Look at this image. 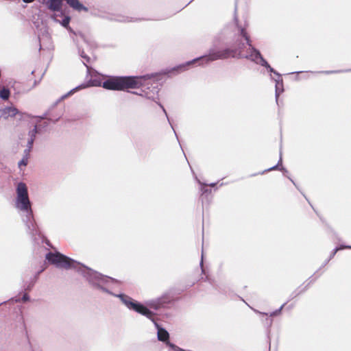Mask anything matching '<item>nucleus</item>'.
I'll return each instance as SVG.
<instances>
[{"mask_svg":"<svg viewBox=\"0 0 351 351\" xmlns=\"http://www.w3.org/2000/svg\"><path fill=\"white\" fill-rule=\"evenodd\" d=\"M25 3H32L33 2L34 0H23Z\"/></svg>","mask_w":351,"mask_h":351,"instance_id":"nucleus-25","label":"nucleus"},{"mask_svg":"<svg viewBox=\"0 0 351 351\" xmlns=\"http://www.w3.org/2000/svg\"><path fill=\"white\" fill-rule=\"evenodd\" d=\"M67 4L77 11L88 12V8L82 4L78 0H65Z\"/></svg>","mask_w":351,"mask_h":351,"instance_id":"nucleus-11","label":"nucleus"},{"mask_svg":"<svg viewBox=\"0 0 351 351\" xmlns=\"http://www.w3.org/2000/svg\"><path fill=\"white\" fill-rule=\"evenodd\" d=\"M115 296L119 298L123 304H124L129 309L133 310L147 317L148 319L153 320V315H154V313L144 305L137 302L132 298L125 294H119Z\"/></svg>","mask_w":351,"mask_h":351,"instance_id":"nucleus-6","label":"nucleus"},{"mask_svg":"<svg viewBox=\"0 0 351 351\" xmlns=\"http://www.w3.org/2000/svg\"><path fill=\"white\" fill-rule=\"evenodd\" d=\"M167 298L165 295H163L160 298L149 300L147 302V304L151 308L158 310L162 307L164 304L167 303Z\"/></svg>","mask_w":351,"mask_h":351,"instance_id":"nucleus-10","label":"nucleus"},{"mask_svg":"<svg viewBox=\"0 0 351 351\" xmlns=\"http://www.w3.org/2000/svg\"><path fill=\"white\" fill-rule=\"evenodd\" d=\"M79 53H80V54L81 57L84 60L83 61L84 64L86 66L87 69L88 70V69H89V67H88V66L86 64V62H89L90 58H89V57H88L87 56H86V55L84 54V52L83 51H79Z\"/></svg>","mask_w":351,"mask_h":351,"instance_id":"nucleus-16","label":"nucleus"},{"mask_svg":"<svg viewBox=\"0 0 351 351\" xmlns=\"http://www.w3.org/2000/svg\"><path fill=\"white\" fill-rule=\"evenodd\" d=\"M24 156L23 158H22V160L19 162V166L21 167L22 165L23 166H26L27 165V162H28V156H29V154H27L25 152H24Z\"/></svg>","mask_w":351,"mask_h":351,"instance_id":"nucleus-15","label":"nucleus"},{"mask_svg":"<svg viewBox=\"0 0 351 351\" xmlns=\"http://www.w3.org/2000/svg\"><path fill=\"white\" fill-rule=\"evenodd\" d=\"M281 162H282V157L280 156V160H279V162H278V163H280ZM278 165H279V164H278L277 165H275V166H274V167H271V168L268 169L267 171H271V170H275V169H277V167H278Z\"/></svg>","mask_w":351,"mask_h":351,"instance_id":"nucleus-23","label":"nucleus"},{"mask_svg":"<svg viewBox=\"0 0 351 351\" xmlns=\"http://www.w3.org/2000/svg\"><path fill=\"white\" fill-rule=\"evenodd\" d=\"M15 207L25 215L24 221L26 223L29 233L33 236L37 234L38 230L34 219L27 188L23 182H19L17 184Z\"/></svg>","mask_w":351,"mask_h":351,"instance_id":"nucleus-3","label":"nucleus"},{"mask_svg":"<svg viewBox=\"0 0 351 351\" xmlns=\"http://www.w3.org/2000/svg\"><path fill=\"white\" fill-rule=\"evenodd\" d=\"M290 180H291V182H293V184H295V182H293V180H291V179H290Z\"/></svg>","mask_w":351,"mask_h":351,"instance_id":"nucleus-30","label":"nucleus"},{"mask_svg":"<svg viewBox=\"0 0 351 351\" xmlns=\"http://www.w3.org/2000/svg\"><path fill=\"white\" fill-rule=\"evenodd\" d=\"M254 311L256 313H259V314L267 315V313H261V312H260V311H256V310H254Z\"/></svg>","mask_w":351,"mask_h":351,"instance_id":"nucleus-26","label":"nucleus"},{"mask_svg":"<svg viewBox=\"0 0 351 351\" xmlns=\"http://www.w3.org/2000/svg\"><path fill=\"white\" fill-rule=\"evenodd\" d=\"M18 112V110L14 107H7L3 110V114L7 117H14Z\"/></svg>","mask_w":351,"mask_h":351,"instance_id":"nucleus-13","label":"nucleus"},{"mask_svg":"<svg viewBox=\"0 0 351 351\" xmlns=\"http://www.w3.org/2000/svg\"><path fill=\"white\" fill-rule=\"evenodd\" d=\"M158 98L156 101H155V102H156L157 104H158V101H157V100H158ZM158 105H159V106H160V107L162 109L163 112H165V114H166L167 121H169V117H167V112H166V110H165V108L163 107V106H162L161 104H159V103H158Z\"/></svg>","mask_w":351,"mask_h":351,"instance_id":"nucleus-21","label":"nucleus"},{"mask_svg":"<svg viewBox=\"0 0 351 351\" xmlns=\"http://www.w3.org/2000/svg\"><path fill=\"white\" fill-rule=\"evenodd\" d=\"M85 87H86V86H84V85L79 86L75 88L72 89L71 90H70L67 94L63 95L62 97V99H65L69 95H71V94L74 93L77 90H80V89L84 88Z\"/></svg>","mask_w":351,"mask_h":351,"instance_id":"nucleus-17","label":"nucleus"},{"mask_svg":"<svg viewBox=\"0 0 351 351\" xmlns=\"http://www.w3.org/2000/svg\"><path fill=\"white\" fill-rule=\"evenodd\" d=\"M153 75L141 76L109 77L101 86L107 90H123L128 88H142L143 93L138 95L147 99L156 101L158 99L159 88L156 83H152ZM101 86V84H95Z\"/></svg>","mask_w":351,"mask_h":351,"instance_id":"nucleus-2","label":"nucleus"},{"mask_svg":"<svg viewBox=\"0 0 351 351\" xmlns=\"http://www.w3.org/2000/svg\"><path fill=\"white\" fill-rule=\"evenodd\" d=\"M189 351H190V350H189Z\"/></svg>","mask_w":351,"mask_h":351,"instance_id":"nucleus-31","label":"nucleus"},{"mask_svg":"<svg viewBox=\"0 0 351 351\" xmlns=\"http://www.w3.org/2000/svg\"><path fill=\"white\" fill-rule=\"evenodd\" d=\"M10 92L8 88H3L0 91V97L3 100L8 99L10 97Z\"/></svg>","mask_w":351,"mask_h":351,"instance_id":"nucleus-14","label":"nucleus"},{"mask_svg":"<svg viewBox=\"0 0 351 351\" xmlns=\"http://www.w3.org/2000/svg\"><path fill=\"white\" fill-rule=\"evenodd\" d=\"M115 296L119 298L123 304H124L129 309L133 310L147 317L148 319L153 320V315H154V313L144 305L137 302L132 298L125 294H119Z\"/></svg>","mask_w":351,"mask_h":351,"instance_id":"nucleus-7","label":"nucleus"},{"mask_svg":"<svg viewBox=\"0 0 351 351\" xmlns=\"http://www.w3.org/2000/svg\"><path fill=\"white\" fill-rule=\"evenodd\" d=\"M48 8L53 11H59L62 7V0H48Z\"/></svg>","mask_w":351,"mask_h":351,"instance_id":"nucleus-12","label":"nucleus"},{"mask_svg":"<svg viewBox=\"0 0 351 351\" xmlns=\"http://www.w3.org/2000/svg\"><path fill=\"white\" fill-rule=\"evenodd\" d=\"M235 51L229 48L221 49L217 45H213L208 50V55L195 58L192 61L188 62L185 64L178 66L176 69L182 71L186 69V66H189L194 62L201 61L200 64H208L210 62L227 59L230 57L235 56Z\"/></svg>","mask_w":351,"mask_h":351,"instance_id":"nucleus-4","label":"nucleus"},{"mask_svg":"<svg viewBox=\"0 0 351 351\" xmlns=\"http://www.w3.org/2000/svg\"><path fill=\"white\" fill-rule=\"evenodd\" d=\"M332 73V71H326V73Z\"/></svg>","mask_w":351,"mask_h":351,"instance_id":"nucleus-29","label":"nucleus"},{"mask_svg":"<svg viewBox=\"0 0 351 351\" xmlns=\"http://www.w3.org/2000/svg\"><path fill=\"white\" fill-rule=\"evenodd\" d=\"M23 301H27L29 300V296L27 295V294H25L23 296Z\"/></svg>","mask_w":351,"mask_h":351,"instance_id":"nucleus-24","label":"nucleus"},{"mask_svg":"<svg viewBox=\"0 0 351 351\" xmlns=\"http://www.w3.org/2000/svg\"><path fill=\"white\" fill-rule=\"evenodd\" d=\"M200 264L202 266V264H203V254H202V261H201Z\"/></svg>","mask_w":351,"mask_h":351,"instance_id":"nucleus-27","label":"nucleus"},{"mask_svg":"<svg viewBox=\"0 0 351 351\" xmlns=\"http://www.w3.org/2000/svg\"><path fill=\"white\" fill-rule=\"evenodd\" d=\"M285 306V304H283L279 309L275 311H273L272 313H270V316L271 317H274V316H276L278 315H279L282 309V308L284 307Z\"/></svg>","mask_w":351,"mask_h":351,"instance_id":"nucleus-20","label":"nucleus"},{"mask_svg":"<svg viewBox=\"0 0 351 351\" xmlns=\"http://www.w3.org/2000/svg\"><path fill=\"white\" fill-rule=\"evenodd\" d=\"M263 66H265L268 69V71L271 73H274L276 76V79H274L276 82V101H278V97H279L280 93L282 91V89L280 90V86H282V80L281 78V75L277 73L274 69L270 66V65L268 64V66L267 65H262Z\"/></svg>","mask_w":351,"mask_h":351,"instance_id":"nucleus-9","label":"nucleus"},{"mask_svg":"<svg viewBox=\"0 0 351 351\" xmlns=\"http://www.w3.org/2000/svg\"><path fill=\"white\" fill-rule=\"evenodd\" d=\"M38 133V129L36 124L34 125V128L31 129L28 132V138H27V148L25 149V152L28 154L33 146V143L34 141V139Z\"/></svg>","mask_w":351,"mask_h":351,"instance_id":"nucleus-8","label":"nucleus"},{"mask_svg":"<svg viewBox=\"0 0 351 351\" xmlns=\"http://www.w3.org/2000/svg\"><path fill=\"white\" fill-rule=\"evenodd\" d=\"M46 259L58 268L76 269L91 285L104 291L108 292V287H111L118 283L117 280L104 276L60 252H49L46 254Z\"/></svg>","mask_w":351,"mask_h":351,"instance_id":"nucleus-1","label":"nucleus"},{"mask_svg":"<svg viewBox=\"0 0 351 351\" xmlns=\"http://www.w3.org/2000/svg\"><path fill=\"white\" fill-rule=\"evenodd\" d=\"M238 31L240 33V34L243 38H245V40L247 41V44L249 46L247 53L244 55L241 53V51H239V57L250 60V61L257 64L268 66V62L263 58L261 52L252 45L251 41L248 36L247 35L245 29L238 27Z\"/></svg>","mask_w":351,"mask_h":351,"instance_id":"nucleus-5","label":"nucleus"},{"mask_svg":"<svg viewBox=\"0 0 351 351\" xmlns=\"http://www.w3.org/2000/svg\"><path fill=\"white\" fill-rule=\"evenodd\" d=\"M209 185H210V186H214L215 185V183H212V184H210Z\"/></svg>","mask_w":351,"mask_h":351,"instance_id":"nucleus-28","label":"nucleus"},{"mask_svg":"<svg viewBox=\"0 0 351 351\" xmlns=\"http://www.w3.org/2000/svg\"><path fill=\"white\" fill-rule=\"evenodd\" d=\"M158 98L156 101H155V102H156L157 104H158V101H157V100H158ZM158 105H159V106H160V107L162 109L163 112H165V114H166L167 121H169V117H167V112H166V110H165V108L163 107V106H162L161 104H159V103H158Z\"/></svg>","mask_w":351,"mask_h":351,"instance_id":"nucleus-22","label":"nucleus"},{"mask_svg":"<svg viewBox=\"0 0 351 351\" xmlns=\"http://www.w3.org/2000/svg\"><path fill=\"white\" fill-rule=\"evenodd\" d=\"M343 249H351V245H341V246H340V247H336V248L333 250V252H332V254H331L330 258L333 257V256L335 255V254H336L339 250H343Z\"/></svg>","mask_w":351,"mask_h":351,"instance_id":"nucleus-18","label":"nucleus"},{"mask_svg":"<svg viewBox=\"0 0 351 351\" xmlns=\"http://www.w3.org/2000/svg\"><path fill=\"white\" fill-rule=\"evenodd\" d=\"M69 22H70V17L66 16L63 19L62 21L61 22V25L66 28H69Z\"/></svg>","mask_w":351,"mask_h":351,"instance_id":"nucleus-19","label":"nucleus"}]
</instances>
